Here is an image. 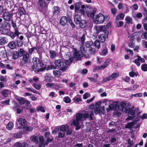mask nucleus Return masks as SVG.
<instances>
[{
	"mask_svg": "<svg viewBox=\"0 0 147 147\" xmlns=\"http://www.w3.org/2000/svg\"><path fill=\"white\" fill-rule=\"evenodd\" d=\"M108 32H105L103 33L100 34L99 36V40L101 42H104L106 38L108 37Z\"/></svg>",
	"mask_w": 147,
	"mask_h": 147,
	"instance_id": "nucleus-10",
	"label": "nucleus"
},
{
	"mask_svg": "<svg viewBox=\"0 0 147 147\" xmlns=\"http://www.w3.org/2000/svg\"><path fill=\"white\" fill-rule=\"evenodd\" d=\"M125 109V112L128 114V117L126 119H133L136 117V115H135V114L138 112V109H136L134 110H130L129 107H126Z\"/></svg>",
	"mask_w": 147,
	"mask_h": 147,
	"instance_id": "nucleus-3",
	"label": "nucleus"
},
{
	"mask_svg": "<svg viewBox=\"0 0 147 147\" xmlns=\"http://www.w3.org/2000/svg\"><path fill=\"white\" fill-rule=\"evenodd\" d=\"M33 86L37 90H39L41 88L40 84H37L35 83H34Z\"/></svg>",
	"mask_w": 147,
	"mask_h": 147,
	"instance_id": "nucleus-56",
	"label": "nucleus"
},
{
	"mask_svg": "<svg viewBox=\"0 0 147 147\" xmlns=\"http://www.w3.org/2000/svg\"><path fill=\"white\" fill-rule=\"evenodd\" d=\"M79 24H80V27L82 28H85L87 24L86 20H80Z\"/></svg>",
	"mask_w": 147,
	"mask_h": 147,
	"instance_id": "nucleus-24",
	"label": "nucleus"
},
{
	"mask_svg": "<svg viewBox=\"0 0 147 147\" xmlns=\"http://www.w3.org/2000/svg\"><path fill=\"white\" fill-rule=\"evenodd\" d=\"M8 90L5 89L1 92V94L4 97H6L8 95Z\"/></svg>",
	"mask_w": 147,
	"mask_h": 147,
	"instance_id": "nucleus-39",
	"label": "nucleus"
},
{
	"mask_svg": "<svg viewBox=\"0 0 147 147\" xmlns=\"http://www.w3.org/2000/svg\"><path fill=\"white\" fill-rule=\"evenodd\" d=\"M32 140L36 143H38V138L37 136H32Z\"/></svg>",
	"mask_w": 147,
	"mask_h": 147,
	"instance_id": "nucleus-53",
	"label": "nucleus"
},
{
	"mask_svg": "<svg viewBox=\"0 0 147 147\" xmlns=\"http://www.w3.org/2000/svg\"><path fill=\"white\" fill-rule=\"evenodd\" d=\"M105 16L102 14L99 13L96 16L94 20V22L96 24L102 23L104 21Z\"/></svg>",
	"mask_w": 147,
	"mask_h": 147,
	"instance_id": "nucleus-6",
	"label": "nucleus"
},
{
	"mask_svg": "<svg viewBox=\"0 0 147 147\" xmlns=\"http://www.w3.org/2000/svg\"><path fill=\"white\" fill-rule=\"evenodd\" d=\"M141 113V112H138L136 115V119H140L141 118L142 119H147V114L146 113H143L141 116H140L139 114Z\"/></svg>",
	"mask_w": 147,
	"mask_h": 147,
	"instance_id": "nucleus-17",
	"label": "nucleus"
},
{
	"mask_svg": "<svg viewBox=\"0 0 147 147\" xmlns=\"http://www.w3.org/2000/svg\"><path fill=\"white\" fill-rule=\"evenodd\" d=\"M111 59L110 58H107L104 64L102 65L103 67L105 69L108 65H109L111 62Z\"/></svg>",
	"mask_w": 147,
	"mask_h": 147,
	"instance_id": "nucleus-27",
	"label": "nucleus"
},
{
	"mask_svg": "<svg viewBox=\"0 0 147 147\" xmlns=\"http://www.w3.org/2000/svg\"><path fill=\"white\" fill-rule=\"evenodd\" d=\"M95 115L100 113V107H95L93 110Z\"/></svg>",
	"mask_w": 147,
	"mask_h": 147,
	"instance_id": "nucleus-50",
	"label": "nucleus"
},
{
	"mask_svg": "<svg viewBox=\"0 0 147 147\" xmlns=\"http://www.w3.org/2000/svg\"><path fill=\"white\" fill-rule=\"evenodd\" d=\"M13 124L12 122H10L7 125L6 128L9 130H11L13 127Z\"/></svg>",
	"mask_w": 147,
	"mask_h": 147,
	"instance_id": "nucleus-35",
	"label": "nucleus"
},
{
	"mask_svg": "<svg viewBox=\"0 0 147 147\" xmlns=\"http://www.w3.org/2000/svg\"><path fill=\"white\" fill-rule=\"evenodd\" d=\"M8 39L6 37H3L0 38V45H4L8 42Z\"/></svg>",
	"mask_w": 147,
	"mask_h": 147,
	"instance_id": "nucleus-18",
	"label": "nucleus"
},
{
	"mask_svg": "<svg viewBox=\"0 0 147 147\" xmlns=\"http://www.w3.org/2000/svg\"><path fill=\"white\" fill-rule=\"evenodd\" d=\"M65 135V133L64 132H59L58 133V137L59 138H63L64 137Z\"/></svg>",
	"mask_w": 147,
	"mask_h": 147,
	"instance_id": "nucleus-57",
	"label": "nucleus"
},
{
	"mask_svg": "<svg viewBox=\"0 0 147 147\" xmlns=\"http://www.w3.org/2000/svg\"><path fill=\"white\" fill-rule=\"evenodd\" d=\"M55 64L56 67H60V70L62 71H65L67 68V66L64 65L65 63L63 60L62 59L56 60L55 61Z\"/></svg>",
	"mask_w": 147,
	"mask_h": 147,
	"instance_id": "nucleus-4",
	"label": "nucleus"
},
{
	"mask_svg": "<svg viewBox=\"0 0 147 147\" xmlns=\"http://www.w3.org/2000/svg\"><path fill=\"white\" fill-rule=\"evenodd\" d=\"M54 10L53 11L54 15H57L60 13V8L58 6H54Z\"/></svg>",
	"mask_w": 147,
	"mask_h": 147,
	"instance_id": "nucleus-22",
	"label": "nucleus"
},
{
	"mask_svg": "<svg viewBox=\"0 0 147 147\" xmlns=\"http://www.w3.org/2000/svg\"><path fill=\"white\" fill-rule=\"evenodd\" d=\"M25 35L28 38H30L33 35L32 34L29 32H27Z\"/></svg>",
	"mask_w": 147,
	"mask_h": 147,
	"instance_id": "nucleus-64",
	"label": "nucleus"
},
{
	"mask_svg": "<svg viewBox=\"0 0 147 147\" xmlns=\"http://www.w3.org/2000/svg\"><path fill=\"white\" fill-rule=\"evenodd\" d=\"M67 21V18L65 16H63L60 19V24L63 26H64L66 25Z\"/></svg>",
	"mask_w": 147,
	"mask_h": 147,
	"instance_id": "nucleus-19",
	"label": "nucleus"
},
{
	"mask_svg": "<svg viewBox=\"0 0 147 147\" xmlns=\"http://www.w3.org/2000/svg\"><path fill=\"white\" fill-rule=\"evenodd\" d=\"M90 114L87 111L85 112L84 113H82V117L84 119H86L90 117V119H93V117L94 116V111L92 109L90 111Z\"/></svg>",
	"mask_w": 147,
	"mask_h": 147,
	"instance_id": "nucleus-7",
	"label": "nucleus"
},
{
	"mask_svg": "<svg viewBox=\"0 0 147 147\" xmlns=\"http://www.w3.org/2000/svg\"><path fill=\"white\" fill-rule=\"evenodd\" d=\"M20 33L19 32V30H14V32H10L9 34V36L12 39H14L15 37L16 36L17 37H19V34Z\"/></svg>",
	"mask_w": 147,
	"mask_h": 147,
	"instance_id": "nucleus-11",
	"label": "nucleus"
},
{
	"mask_svg": "<svg viewBox=\"0 0 147 147\" xmlns=\"http://www.w3.org/2000/svg\"><path fill=\"white\" fill-rule=\"evenodd\" d=\"M69 127V126L68 125H63L60 127V130L63 132H65L67 130Z\"/></svg>",
	"mask_w": 147,
	"mask_h": 147,
	"instance_id": "nucleus-28",
	"label": "nucleus"
},
{
	"mask_svg": "<svg viewBox=\"0 0 147 147\" xmlns=\"http://www.w3.org/2000/svg\"><path fill=\"white\" fill-rule=\"evenodd\" d=\"M82 2L80 1L75 3L74 4L75 10V12L78 13L80 8V6L82 5Z\"/></svg>",
	"mask_w": 147,
	"mask_h": 147,
	"instance_id": "nucleus-20",
	"label": "nucleus"
},
{
	"mask_svg": "<svg viewBox=\"0 0 147 147\" xmlns=\"http://www.w3.org/2000/svg\"><path fill=\"white\" fill-rule=\"evenodd\" d=\"M73 61V58L71 57L69 58V60H66L65 62V64L64 65H70L72 62Z\"/></svg>",
	"mask_w": 147,
	"mask_h": 147,
	"instance_id": "nucleus-38",
	"label": "nucleus"
},
{
	"mask_svg": "<svg viewBox=\"0 0 147 147\" xmlns=\"http://www.w3.org/2000/svg\"><path fill=\"white\" fill-rule=\"evenodd\" d=\"M18 42H20L19 41H17L16 39L11 41L8 43L7 47L12 50L14 49L17 47H21Z\"/></svg>",
	"mask_w": 147,
	"mask_h": 147,
	"instance_id": "nucleus-5",
	"label": "nucleus"
},
{
	"mask_svg": "<svg viewBox=\"0 0 147 147\" xmlns=\"http://www.w3.org/2000/svg\"><path fill=\"white\" fill-rule=\"evenodd\" d=\"M80 50L81 52L83 51L84 53H86L87 52V49L83 45H81L80 48Z\"/></svg>",
	"mask_w": 147,
	"mask_h": 147,
	"instance_id": "nucleus-48",
	"label": "nucleus"
},
{
	"mask_svg": "<svg viewBox=\"0 0 147 147\" xmlns=\"http://www.w3.org/2000/svg\"><path fill=\"white\" fill-rule=\"evenodd\" d=\"M126 103L124 102H122L121 104H120L119 105H115V107H117L119 110H121L122 112H124L125 111V110L126 107H125L126 106Z\"/></svg>",
	"mask_w": 147,
	"mask_h": 147,
	"instance_id": "nucleus-14",
	"label": "nucleus"
},
{
	"mask_svg": "<svg viewBox=\"0 0 147 147\" xmlns=\"http://www.w3.org/2000/svg\"><path fill=\"white\" fill-rule=\"evenodd\" d=\"M93 45L94 43L92 41H87L85 43V46L88 48H90Z\"/></svg>",
	"mask_w": 147,
	"mask_h": 147,
	"instance_id": "nucleus-32",
	"label": "nucleus"
},
{
	"mask_svg": "<svg viewBox=\"0 0 147 147\" xmlns=\"http://www.w3.org/2000/svg\"><path fill=\"white\" fill-rule=\"evenodd\" d=\"M12 26L14 28V30H19L18 28L17 27L16 23L13 20L11 21Z\"/></svg>",
	"mask_w": 147,
	"mask_h": 147,
	"instance_id": "nucleus-51",
	"label": "nucleus"
},
{
	"mask_svg": "<svg viewBox=\"0 0 147 147\" xmlns=\"http://www.w3.org/2000/svg\"><path fill=\"white\" fill-rule=\"evenodd\" d=\"M27 100L24 98H22L19 100L20 104V105L24 104L26 102Z\"/></svg>",
	"mask_w": 147,
	"mask_h": 147,
	"instance_id": "nucleus-44",
	"label": "nucleus"
},
{
	"mask_svg": "<svg viewBox=\"0 0 147 147\" xmlns=\"http://www.w3.org/2000/svg\"><path fill=\"white\" fill-rule=\"evenodd\" d=\"M103 67L102 65L96 67L93 69V72H96L97 71L99 70V69H104V68L103 67Z\"/></svg>",
	"mask_w": 147,
	"mask_h": 147,
	"instance_id": "nucleus-47",
	"label": "nucleus"
},
{
	"mask_svg": "<svg viewBox=\"0 0 147 147\" xmlns=\"http://www.w3.org/2000/svg\"><path fill=\"white\" fill-rule=\"evenodd\" d=\"M20 57H22L20 60V65L22 67H29L32 65L31 60L29 59V53L24 51L23 48L20 49L18 51Z\"/></svg>",
	"mask_w": 147,
	"mask_h": 147,
	"instance_id": "nucleus-1",
	"label": "nucleus"
},
{
	"mask_svg": "<svg viewBox=\"0 0 147 147\" xmlns=\"http://www.w3.org/2000/svg\"><path fill=\"white\" fill-rule=\"evenodd\" d=\"M63 100L66 103H69L71 101V99L68 96L65 97L63 98Z\"/></svg>",
	"mask_w": 147,
	"mask_h": 147,
	"instance_id": "nucleus-43",
	"label": "nucleus"
},
{
	"mask_svg": "<svg viewBox=\"0 0 147 147\" xmlns=\"http://www.w3.org/2000/svg\"><path fill=\"white\" fill-rule=\"evenodd\" d=\"M18 123L20 125L19 127L20 128H22L24 129L26 128V125L27 124V122L26 120H17Z\"/></svg>",
	"mask_w": 147,
	"mask_h": 147,
	"instance_id": "nucleus-16",
	"label": "nucleus"
},
{
	"mask_svg": "<svg viewBox=\"0 0 147 147\" xmlns=\"http://www.w3.org/2000/svg\"><path fill=\"white\" fill-rule=\"evenodd\" d=\"M135 122H131L130 123H127L125 125V128H126L129 129H131L132 127L135 125Z\"/></svg>",
	"mask_w": 147,
	"mask_h": 147,
	"instance_id": "nucleus-30",
	"label": "nucleus"
},
{
	"mask_svg": "<svg viewBox=\"0 0 147 147\" xmlns=\"http://www.w3.org/2000/svg\"><path fill=\"white\" fill-rule=\"evenodd\" d=\"M125 20L127 23L132 24V19L131 17L127 16L125 18Z\"/></svg>",
	"mask_w": 147,
	"mask_h": 147,
	"instance_id": "nucleus-37",
	"label": "nucleus"
},
{
	"mask_svg": "<svg viewBox=\"0 0 147 147\" xmlns=\"http://www.w3.org/2000/svg\"><path fill=\"white\" fill-rule=\"evenodd\" d=\"M81 42L82 44L83 45L84 43V41L86 39L85 35V34H83L81 37L80 38Z\"/></svg>",
	"mask_w": 147,
	"mask_h": 147,
	"instance_id": "nucleus-58",
	"label": "nucleus"
},
{
	"mask_svg": "<svg viewBox=\"0 0 147 147\" xmlns=\"http://www.w3.org/2000/svg\"><path fill=\"white\" fill-rule=\"evenodd\" d=\"M18 11L20 13V16L25 15L26 13V11L25 9L22 7H20L18 9Z\"/></svg>",
	"mask_w": 147,
	"mask_h": 147,
	"instance_id": "nucleus-34",
	"label": "nucleus"
},
{
	"mask_svg": "<svg viewBox=\"0 0 147 147\" xmlns=\"http://www.w3.org/2000/svg\"><path fill=\"white\" fill-rule=\"evenodd\" d=\"M96 12V10H92V11H86L85 13L88 17L93 18Z\"/></svg>",
	"mask_w": 147,
	"mask_h": 147,
	"instance_id": "nucleus-12",
	"label": "nucleus"
},
{
	"mask_svg": "<svg viewBox=\"0 0 147 147\" xmlns=\"http://www.w3.org/2000/svg\"><path fill=\"white\" fill-rule=\"evenodd\" d=\"M56 69V65L55 66L54 65L51 64L47 67L46 70H49L51 69Z\"/></svg>",
	"mask_w": 147,
	"mask_h": 147,
	"instance_id": "nucleus-46",
	"label": "nucleus"
},
{
	"mask_svg": "<svg viewBox=\"0 0 147 147\" xmlns=\"http://www.w3.org/2000/svg\"><path fill=\"white\" fill-rule=\"evenodd\" d=\"M53 72L54 76L57 78H59L61 75V71L59 70H54Z\"/></svg>",
	"mask_w": 147,
	"mask_h": 147,
	"instance_id": "nucleus-25",
	"label": "nucleus"
},
{
	"mask_svg": "<svg viewBox=\"0 0 147 147\" xmlns=\"http://www.w3.org/2000/svg\"><path fill=\"white\" fill-rule=\"evenodd\" d=\"M83 120H73L72 123L73 125L75 126H78L80 125V121H81Z\"/></svg>",
	"mask_w": 147,
	"mask_h": 147,
	"instance_id": "nucleus-42",
	"label": "nucleus"
},
{
	"mask_svg": "<svg viewBox=\"0 0 147 147\" xmlns=\"http://www.w3.org/2000/svg\"><path fill=\"white\" fill-rule=\"evenodd\" d=\"M37 111H40L41 112H45V110L44 109V107L42 106H40L37 108Z\"/></svg>",
	"mask_w": 147,
	"mask_h": 147,
	"instance_id": "nucleus-59",
	"label": "nucleus"
},
{
	"mask_svg": "<svg viewBox=\"0 0 147 147\" xmlns=\"http://www.w3.org/2000/svg\"><path fill=\"white\" fill-rule=\"evenodd\" d=\"M33 65L32 66L31 70L34 71L36 73L42 71L47 68V65L45 64L39 59L36 57H34L33 58Z\"/></svg>",
	"mask_w": 147,
	"mask_h": 147,
	"instance_id": "nucleus-2",
	"label": "nucleus"
},
{
	"mask_svg": "<svg viewBox=\"0 0 147 147\" xmlns=\"http://www.w3.org/2000/svg\"><path fill=\"white\" fill-rule=\"evenodd\" d=\"M14 145L16 147H29V145L25 142L22 143L20 142H17L15 143Z\"/></svg>",
	"mask_w": 147,
	"mask_h": 147,
	"instance_id": "nucleus-13",
	"label": "nucleus"
},
{
	"mask_svg": "<svg viewBox=\"0 0 147 147\" xmlns=\"http://www.w3.org/2000/svg\"><path fill=\"white\" fill-rule=\"evenodd\" d=\"M82 113H77L76 114V119H82Z\"/></svg>",
	"mask_w": 147,
	"mask_h": 147,
	"instance_id": "nucleus-41",
	"label": "nucleus"
},
{
	"mask_svg": "<svg viewBox=\"0 0 147 147\" xmlns=\"http://www.w3.org/2000/svg\"><path fill=\"white\" fill-rule=\"evenodd\" d=\"M100 31H102L103 32H107V28L105 26H100Z\"/></svg>",
	"mask_w": 147,
	"mask_h": 147,
	"instance_id": "nucleus-60",
	"label": "nucleus"
},
{
	"mask_svg": "<svg viewBox=\"0 0 147 147\" xmlns=\"http://www.w3.org/2000/svg\"><path fill=\"white\" fill-rule=\"evenodd\" d=\"M22 134L21 132H17L13 134V136L16 138H20L22 137Z\"/></svg>",
	"mask_w": 147,
	"mask_h": 147,
	"instance_id": "nucleus-29",
	"label": "nucleus"
},
{
	"mask_svg": "<svg viewBox=\"0 0 147 147\" xmlns=\"http://www.w3.org/2000/svg\"><path fill=\"white\" fill-rule=\"evenodd\" d=\"M50 54L51 55V58L53 59L56 57V54L55 51L54 50H51L49 51Z\"/></svg>",
	"mask_w": 147,
	"mask_h": 147,
	"instance_id": "nucleus-36",
	"label": "nucleus"
},
{
	"mask_svg": "<svg viewBox=\"0 0 147 147\" xmlns=\"http://www.w3.org/2000/svg\"><path fill=\"white\" fill-rule=\"evenodd\" d=\"M93 45L94 46L96 47L98 49L100 47L99 41L97 40H95Z\"/></svg>",
	"mask_w": 147,
	"mask_h": 147,
	"instance_id": "nucleus-40",
	"label": "nucleus"
},
{
	"mask_svg": "<svg viewBox=\"0 0 147 147\" xmlns=\"http://www.w3.org/2000/svg\"><path fill=\"white\" fill-rule=\"evenodd\" d=\"M53 140V138H50L48 137L47 138L46 142H45V145L46 146H47L48 145L50 142H51Z\"/></svg>",
	"mask_w": 147,
	"mask_h": 147,
	"instance_id": "nucleus-54",
	"label": "nucleus"
},
{
	"mask_svg": "<svg viewBox=\"0 0 147 147\" xmlns=\"http://www.w3.org/2000/svg\"><path fill=\"white\" fill-rule=\"evenodd\" d=\"M89 52L92 54L94 55L96 53L95 49L92 48L89 49Z\"/></svg>",
	"mask_w": 147,
	"mask_h": 147,
	"instance_id": "nucleus-61",
	"label": "nucleus"
},
{
	"mask_svg": "<svg viewBox=\"0 0 147 147\" xmlns=\"http://www.w3.org/2000/svg\"><path fill=\"white\" fill-rule=\"evenodd\" d=\"M74 57L77 60H80L81 58L83 56V53L82 52L78 51L76 49L74 50Z\"/></svg>",
	"mask_w": 147,
	"mask_h": 147,
	"instance_id": "nucleus-9",
	"label": "nucleus"
},
{
	"mask_svg": "<svg viewBox=\"0 0 147 147\" xmlns=\"http://www.w3.org/2000/svg\"><path fill=\"white\" fill-rule=\"evenodd\" d=\"M139 86L137 84L134 85L133 86V87L132 88H129V90H135L136 89L138 88Z\"/></svg>",
	"mask_w": 147,
	"mask_h": 147,
	"instance_id": "nucleus-55",
	"label": "nucleus"
},
{
	"mask_svg": "<svg viewBox=\"0 0 147 147\" xmlns=\"http://www.w3.org/2000/svg\"><path fill=\"white\" fill-rule=\"evenodd\" d=\"M13 14L8 11H5L2 15V18L5 21H9L12 19Z\"/></svg>",
	"mask_w": 147,
	"mask_h": 147,
	"instance_id": "nucleus-8",
	"label": "nucleus"
},
{
	"mask_svg": "<svg viewBox=\"0 0 147 147\" xmlns=\"http://www.w3.org/2000/svg\"><path fill=\"white\" fill-rule=\"evenodd\" d=\"M141 69L144 71H147V64L144 63L141 65Z\"/></svg>",
	"mask_w": 147,
	"mask_h": 147,
	"instance_id": "nucleus-45",
	"label": "nucleus"
},
{
	"mask_svg": "<svg viewBox=\"0 0 147 147\" xmlns=\"http://www.w3.org/2000/svg\"><path fill=\"white\" fill-rule=\"evenodd\" d=\"M100 107V113L101 112L103 114H105L106 113V111L105 110V107L103 106L102 107Z\"/></svg>",
	"mask_w": 147,
	"mask_h": 147,
	"instance_id": "nucleus-63",
	"label": "nucleus"
},
{
	"mask_svg": "<svg viewBox=\"0 0 147 147\" xmlns=\"http://www.w3.org/2000/svg\"><path fill=\"white\" fill-rule=\"evenodd\" d=\"M78 96L80 97V96L78 94L76 96L74 97L73 99V100L74 102L76 103H78L80 101H81L82 100L81 98H78Z\"/></svg>",
	"mask_w": 147,
	"mask_h": 147,
	"instance_id": "nucleus-31",
	"label": "nucleus"
},
{
	"mask_svg": "<svg viewBox=\"0 0 147 147\" xmlns=\"http://www.w3.org/2000/svg\"><path fill=\"white\" fill-rule=\"evenodd\" d=\"M116 131V130L115 128L112 129H109L106 131V133L108 134L109 136H110L112 134L115 133Z\"/></svg>",
	"mask_w": 147,
	"mask_h": 147,
	"instance_id": "nucleus-33",
	"label": "nucleus"
},
{
	"mask_svg": "<svg viewBox=\"0 0 147 147\" xmlns=\"http://www.w3.org/2000/svg\"><path fill=\"white\" fill-rule=\"evenodd\" d=\"M18 38H18H16V40L20 42H19V43L18 44H20L19 45L22 47L23 46V40L24 39V36H23L21 35L20 36L19 38Z\"/></svg>",
	"mask_w": 147,
	"mask_h": 147,
	"instance_id": "nucleus-23",
	"label": "nucleus"
},
{
	"mask_svg": "<svg viewBox=\"0 0 147 147\" xmlns=\"http://www.w3.org/2000/svg\"><path fill=\"white\" fill-rule=\"evenodd\" d=\"M127 143L128 144L130 145L131 146H133L134 145V142L133 140H132L131 141L130 138H129L127 140Z\"/></svg>",
	"mask_w": 147,
	"mask_h": 147,
	"instance_id": "nucleus-52",
	"label": "nucleus"
},
{
	"mask_svg": "<svg viewBox=\"0 0 147 147\" xmlns=\"http://www.w3.org/2000/svg\"><path fill=\"white\" fill-rule=\"evenodd\" d=\"M25 107H23V108H22L21 109L17 108L16 109L17 113L20 114L23 111V109H24Z\"/></svg>",
	"mask_w": 147,
	"mask_h": 147,
	"instance_id": "nucleus-62",
	"label": "nucleus"
},
{
	"mask_svg": "<svg viewBox=\"0 0 147 147\" xmlns=\"http://www.w3.org/2000/svg\"><path fill=\"white\" fill-rule=\"evenodd\" d=\"M39 9L41 11L46 5L45 0H39L38 2Z\"/></svg>",
	"mask_w": 147,
	"mask_h": 147,
	"instance_id": "nucleus-15",
	"label": "nucleus"
},
{
	"mask_svg": "<svg viewBox=\"0 0 147 147\" xmlns=\"http://www.w3.org/2000/svg\"><path fill=\"white\" fill-rule=\"evenodd\" d=\"M124 15L122 13H120L118 16H117L116 18V20H118L120 19L119 18V17L121 18V20H123L124 17Z\"/></svg>",
	"mask_w": 147,
	"mask_h": 147,
	"instance_id": "nucleus-49",
	"label": "nucleus"
},
{
	"mask_svg": "<svg viewBox=\"0 0 147 147\" xmlns=\"http://www.w3.org/2000/svg\"><path fill=\"white\" fill-rule=\"evenodd\" d=\"M19 56L18 52L16 51H14L12 52V58L14 60H16L18 58Z\"/></svg>",
	"mask_w": 147,
	"mask_h": 147,
	"instance_id": "nucleus-26",
	"label": "nucleus"
},
{
	"mask_svg": "<svg viewBox=\"0 0 147 147\" xmlns=\"http://www.w3.org/2000/svg\"><path fill=\"white\" fill-rule=\"evenodd\" d=\"M81 15L79 14H76L74 18V21L75 23L76 24H79L80 20H82Z\"/></svg>",
	"mask_w": 147,
	"mask_h": 147,
	"instance_id": "nucleus-21",
	"label": "nucleus"
}]
</instances>
